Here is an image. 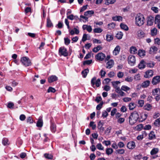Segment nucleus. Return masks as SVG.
<instances>
[{
  "instance_id": "f257e3e1",
  "label": "nucleus",
  "mask_w": 160,
  "mask_h": 160,
  "mask_svg": "<svg viewBox=\"0 0 160 160\" xmlns=\"http://www.w3.org/2000/svg\"><path fill=\"white\" fill-rule=\"evenodd\" d=\"M139 118V114L137 112L135 111L131 113L128 117L129 124L131 125H133L137 122Z\"/></svg>"
},
{
  "instance_id": "f03ea898",
  "label": "nucleus",
  "mask_w": 160,
  "mask_h": 160,
  "mask_svg": "<svg viewBox=\"0 0 160 160\" xmlns=\"http://www.w3.org/2000/svg\"><path fill=\"white\" fill-rule=\"evenodd\" d=\"M144 20L143 15L141 13H138L135 17V24L138 26H141L144 23Z\"/></svg>"
},
{
  "instance_id": "7ed1b4c3",
  "label": "nucleus",
  "mask_w": 160,
  "mask_h": 160,
  "mask_svg": "<svg viewBox=\"0 0 160 160\" xmlns=\"http://www.w3.org/2000/svg\"><path fill=\"white\" fill-rule=\"evenodd\" d=\"M91 82L92 86L94 88H95V85L97 87H99L101 85L100 79H98L96 80V78L95 77L92 79Z\"/></svg>"
},
{
  "instance_id": "20e7f679",
  "label": "nucleus",
  "mask_w": 160,
  "mask_h": 160,
  "mask_svg": "<svg viewBox=\"0 0 160 160\" xmlns=\"http://www.w3.org/2000/svg\"><path fill=\"white\" fill-rule=\"evenodd\" d=\"M21 61L23 65L25 67L30 66L32 64L31 60L28 57H26L21 58Z\"/></svg>"
},
{
  "instance_id": "39448f33",
  "label": "nucleus",
  "mask_w": 160,
  "mask_h": 160,
  "mask_svg": "<svg viewBox=\"0 0 160 160\" xmlns=\"http://www.w3.org/2000/svg\"><path fill=\"white\" fill-rule=\"evenodd\" d=\"M58 54L60 56H63L64 57L67 56L68 55L66 48L63 47H61L59 48Z\"/></svg>"
},
{
  "instance_id": "423d86ee",
  "label": "nucleus",
  "mask_w": 160,
  "mask_h": 160,
  "mask_svg": "<svg viewBox=\"0 0 160 160\" xmlns=\"http://www.w3.org/2000/svg\"><path fill=\"white\" fill-rule=\"evenodd\" d=\"M128 64L131 66H134L136 63V59L135 56L130 55L128 58Z\"/></svg>"
},
{
  "instance_id": "0eeeda50",
  "label": "nucleus",
  "mask_w": 160,
  "mask_h": 160,
  "mask_svg": "<svg viewBox=\"0 0 160 160\" xmlns=\"http://www.w3.org/2000/svg\"><path fill=\"white\" fill-rule=\"evenodd\" d=\"M105 55L102 52H99L95 56V58L100 61H103L105 58Z\"/></svg>"
},
{
  "instance_id": "6e6552de",
  "label": "nucleus",
  "mask_w": 160,
  "mask_h": 160,
  "mask_svg": "<svg viewBox=\"0 0 160 160\" xmlns=\"http://www.w3.org/2000/svg\"><path fill=\"white\" fill-rule=\"evenodd\" d=\"M68 31L71 35H73L74 34L77 35L79 33V28L78 26H77L76 28H74L73 29L68 30Z\"/></svg>"
},
{
  "instance_id": "1a4fd4ad",
  "label": "nucleus",
  "mask_w": 160,
  "mask_h": 160,
  "mask_svg": "<svg viewBox=\"0 0 160 160\" xmlns=\"http://www.w3.org/2000/svg\"><path fill=\"white\" fill-rule=\"evenodd\" d=\"M153 75V72L152 70H148L145 72L144 77L146 78H148L152 77Z\"/></svg>"
},
{
  "instance_id": "9d476101",
  "label": "nucleus",
  "mask_w": 160,
  "mask_h": 160,
  "mask_svg": "<svg viewBox=\"0 0 160 160\" xmlns=\"http://www.w3.org/2000/svg\"><path fill=\"white\" fill-rule=\"evenodd\" d=\"M160 82V76H157L152 79V82L153 85H156Z\"/></svg>"
},
{
  "instance_id": "9b49d317",
  "label": "nucleus",
  "mask_w": 160,
  "mask_h": 160,
  "mask_svg": "<svg viewBox=\"0 0 160 160\" xmlns=\"http://www.w3.org/2000/svg\"><path fill=\"white\" fill-rule=\"evenodd\" d=\"M154 21V18L152 16H149L148 17L147 24L148 26H152V25Z\"/></svg>"
},
{
  "instance_id": "f8f14e48",
  "label": "nucleus",
  "mask_w": 160,
  "mask_h": 160,
  "mask_svg": "<svg viewBox=\"0 0 160 160\" xmlns=\"http://www.w3.org/2000/svg\"><path fill=\"white\" fill-rule=\"evenodd\" d=\"M127 147L130 149H132L135 147V143L134 142H129L127 144Z\"/></svg>"
},
{
  "instance_id": "ddd939ff",
  "label": "nucleus",
  "mask_w": 160,
  "mask_h": 160,
  "mask_svg": "<svg viewBox=\"0 0 160 160\" xmlns=\"http://www.w3.org/2000/svg\"><path fill=\"white\" fill-rule=\"evenodd\" d=\"M158 50V48L155 46H152L150 48L149 52L150 54L156 53Z\"/></svg>"
},
{
  "instance_id": "4468645a",
  "label": "nucleus",
  "mask_w": 160,
  "mask_h": 160,
  "mask_svg": "<svg viewBox=\"0 0 160 160\" xmlns=\"http://www.w3.org/2000/svg\"><path fill=\"white\" fill-rule=\"evenodd\" d=\"M58 77L55 75H52L48 78V82L49 83L58 80Z\"/></svg>"
},
{
  "instance_id": "2eb2a0df",
  "label": "nucleus",
  "mask_w": 160,
  "mask_h": 160,
  "mask_svg": "<svg viewBox=\"0 0 160 160\" xmlns=\"http://www.w3.org/2000/svg\"><path fill=\"white\" fill-rule=\"evenodd\" d=\"M43 122L42 118L41 117H40L38 121L37 122L36 126L38 127H42L43 126Z\"/></svg>"
},
{
  "instance_id": "dca6fc26",
  "label": "nucleus",
  "mask_w": 160,
  "mask_h": 160,
  "mask_svg": "<svg viewBox=\"0 0 160 160\" xmlns=\"http://www.w3.org/2000/svg\"><path fill=\"white\" fill-rule=\"evenodd\" d=\"M146 66L145 62L143 60H141L138 65V68L139 69H142L145 68Z\"/></svg>"
},
{
  "instance_id": "f3484780",
  "label": "nucleus",
  "mask_w": 160,
  "mask_h": 160,
  "mask_svg": "<svg viewBox=\"0 0 160 160\" xmlns=\"http://www.w3.org/2000/svg\"><path fill=\"white\" fill-rule=\"evenodd\" d=\"M152 93L153 95H160V89L156 88L152 90Z\"/></svg>"
},
{
  "instance_id": "a211bd4d",
  "label": "nucleus",
  "mask_w": 160,
  "mask_h": 160,
  "mask_svg": "<svg viewBox=\"0 0 160 160\" xmlns=\"http://www.w3.org/2000/svg\"><path fill=\"white\" fill-rule=\"evenodd\" d=\"M114 64V63L113 61L112 60H110L107 62L106 68H111L113 66Z\"/></svg>"
},
{
  "instance_id": "6ab92c4d",
  "label": "nucleus",
  "mask_w": 160,
  "mask_h": 160,
  "mask_svg": "<svg viewBox=\"0 0 160 160\" xmlns=\"http://www.w3.org/2000/svg\"><path fill=\"white\" fill-rule=\"evenodd\" d=\"M120 50V47L119 45H117L113 51V55L115 56L117 55L119 53Z\"/></svg>"
},
{
  "instance_id": "aec40b11",
  "label": "nucleus",
  "mask_w": 160,
  "mask_h": 160,
  "mask_svg": "<svg viewBox=\"0 0 160 160\" xmlns=\"http://www.w3.org/2000/svg\"><path fill=\"white\" fill-rule=\"evenodd\" d=\"M113 39V36L111 33H107L106 35V40L108 42H110Z\"/></svg>"
},
{
  "instance_id": "412c9836",
  "label": "nucleus",
  "mask_w": 160,
  "mask_h": 160,
  "mask_svg": "<svg viewBox=\"0 0 160 160\" xmlns=\"http://www.w3.org/2000/svg\"><path fill=\"white\" fill-rule=\"evenodd\" d=\"M147 135V133L145 131H143L141 135H138L137 138L138 140H142L144 137H145Z\"/></svg>"
},
{
  "instance_id": "4be33fe9",
  "label": "nucleus",
  "mask_w": 160,
  "mask_h": 160,
  "mask_svg": "<svg viewBox=\"0 0 160 160\" xmlns=\"http://www.w3.org/2000/svg\"><path fill=\"white\" fill-rule=\"evenodd\" d=\"M103 125V123L101 121L99 122L98 124V129L102 132H103L104 129V128L102 127Z\"/></svg>"
},
{
  "instance_id": "5701e85b",
  "label": "nucleus",
  "mask_w": 160,
  "mask_h": 160,
  "mask_svg": "<svg viewBox=\"0 0 160 160\" xmlns=\"http://www.w3.org/2000/svg\"><path fill=\"white\" fill-rule=\"evenodd\" d=\"M94 13V12L93 10H88L84 13V15L90 17Z\"/></svg>"
},
{
  "instance_id": "b1692460",
  "label": "nucleus",
  "mask_w": 160,
  "mask_h": 160,
  "mask_svg": "<svg viewBox=\"0 0 160 160\" xmlns=\"http://www.w3.org/2000/svg\"><path fill=\"white\" fill-rule=\"evenodd\" d=\"M116 2V0H105V4L108 5L109 4H113Z\"/></svg>"
},
{
  "instance_id": "393cba45",
  "label": "nucleus",
  "mask_w": 160,
  "mask_h": 160,
  "mask_svg": "<svg viewBox=\"0 0 160 160\" xmlns=\"http://www.w3.org/2000/svg\"><path fill=\"white\" fill-rule=\"evenodd\" d=\"M112 19L114 21H122V17L120 16H116L112 17Z\"/></svg>"
},
{
  "instance_id": "a878e982",
  "label": "nucleus",
  "mask_w": 160,
  "mask_h": 160,
  "mask_svg": "<svg viewBox=\"0 0 160 160\" xmlns=\"http://www.w3.org/2000/svg\"><path fill=\"white\" fill-rule=\"evenodd\" d=\"M150 83V82L149 80L145 81L142 83L141 86L144 88H147L149 86Z\"/></svg>"
},
{
  "instance_id": "bb28decb",
  "label": "nucleus",
  "mask_w": 160,
  "mask_h": 160,
  "mask_svg": "<svg viewBox=\"0 0 160 160\" xmlns=\"http://www.w3.org/2000/svg\"><path fill=\"white\" fill-rule=\"evenodd\" d=\"M138 36L139 38H141L144 37L145 36V34L144 32L141 30H139L137 32Z\"/></svg>"
},
{
  "instance_id": "cd10ccee",
  "label": "nucleus",
  "mask_w": 160,
  "mask_h": 160,
  "mask_svg": "<svg viewBox=\"0 0 160 160\" xmlns=\"http://www.w3.org/2000/svg\"><path fill=\"white\" fill-rule=\"evenodd\" d=\"M111 83L113 87L115 88L119 87L118 85L120 83V82L119 81H116L112 82Z\"/></svg>"
},
{
  "instance_id": "c85d7f7f",
  "label": "nucleus",
  "mask_w": 160,
  "mask_h": 160,
  "mask_svg": "<svg viewBox=\"0 0 160 160\" xmlns=\"http://www.w3.org/2000/svg\"><path fill=\"white\" fill-rule=\"evenodd\" d=\"M137 50L136 47L132 46L130 48V52L132 54H135L137 53Z\"/></svg>"
},
{
  "instance_id": "c756f323",
  "label": "nucleus",
  "mask_w": 160,
  "mask_h": 160,
  "mask_svg": "<svg viewBox=\"0 0 160 160\" xmlns=\"http://www.w3.org/2000/svg\"><path fill=\"white\" fill-rule=\"evenodd\" d=\"M116 154H122L125 153V150L123 149H117L116 150Z\"/></svg>"
},
{
  "instance_id": "7c9ffc66",
  "label": "nucleus",
  "mask_w": 160,
  "mask_h": 160,
  "mask_svg": "<svg viewBox=\"0 0 160 160\" xmlns=\"http://www.w3.org/2000/svg\"><path fill=\"white\" fill-rule=\"evenodd\" d=\"M2 143L4 146H7L10 143L7 138H4L2 140Z\"/></svg>"
},
{
  "instance_id": "2f4dec72",
  "label": "nucleus",
  "mask_w": 160,
  "mask_h": 160,
  "mask_svg": "<svg viewBox=\"0 0 160 160\" xmlns=\"http://www.w3.org/2000/svg\"><path fill=\"white\" fill-rule=\"evenodd\" d=\"M154 124L156 127H160V118L156 119L154 121Z\"/></svg>"
},
{
  "instance_id": "473e14b6",
  "label": "nucleus",
  "mask_w": 160,
  "mask_h": 160,
  "mask_svg": "<svg viewBox=\"0 0 160 160\" xmlns=\"http://www.w3.org/2000/svg\"><path fill=\"white\" fill-rule=\"evenodd\" d=\"M152 106L148 103L146 104L144 106L143 108L145 110L150 111L152 108Z\"/></svg>"
},
{
  "instance_id": "72a5a7b5",
  "label": "nucleus",
  "mask_w": 160,
  "mask_h": 160,
  "mask_svg": "<svg viewBox=\"0 0 160 160\" xmlns=\"http://www.w3.org/2000/svg\"><path fill=\"white\" fill-rule=\"evenodd\" d=\"M130 89V88L126 85H123L121 87V90L126 92H128Z\"/></svg>"
},
{
  "instance_id": "f704fd0d",
  "label": "nucleus",
  "mask_w": 160,
  "mask_h": 160,
  "mask_svg": "<svg viewBox=\"0 0 160 160\" xmlns=\"http://www.w3.org/2000/svg\"><path fill=\"white\" fill-rule=\"evenodd\" d=\"M136 106V104L134 103L131 102L128 105L129 108L130 110H132L135 108Z\"/></svg>"
},
{
  "instance_id": "c9c22d12",
  "label": "nucleus",
  "mask_w": 160,
  "mask_h": 160,
  "mask_svg": "<svg viewBox=\"0 0 160 160\" xmlns=\"http://www.w3.org/2000/svg\"><path fill=\"white\" fill-rule=\"evenodd\" d=\"M155 138V135L153 131H151L149 134V139L152 140Z\"/></svg>"
},
{
  "instance_id": "e433bc0d",
  "label": "nucleus",
  "mask_w": 160,
  "mask_h": 160,
  "mask_svg": "<svg viewBox=\"0 0 160 160\" xmlns=\"http://www.w3.org/2000/svg\"><path fill=\"white\" fill-rule=\"evenodd\" d=\"M120 27L123 30H124L125 31H128V26L123 23H121L120 24Z\"/></svg>"
},
{
  "instance_id": "4c0bfd02",
  "label": "nucleus",
  "mask_w": 160,
  "mask_h": 160,
  "mask_svg": "<svg viewBox=\"0 0 160 160\" xmlns=\"http://www.w3.org/2000/svg\"><path fill=\"white\" fill-rule=\"evenodd\" d=\"M159 151L158 148H154L151 151L150 153L152 155H153L157 153Z\"/></svg>"
},
{
  "instance_id": "58836bf2",
  "label": "nucleus",
  "mask_w": 160,
  "mask_h": 160,
  "mask_svg": "<svg viewBox=\"0 0 160 160\" xmlns=\"http://www.w3.org/2000/svg\"><path fill=\"white\" fill-rule=\"evenodd\" d=\"M115 24L114 23L112 22L108 24V28L109 29H112L114 28L115 27Z\"/></svg>"
},
{
  "instance_id": "ea45409f",
  "label": "nucleus",
  "mask_w": 160,
  "mask_h": 160,
  "mask_svg": "<svg viewBox=\"0 0 160 160\" xmlns=\"http://www.w3.org/2000/svg\"><path fill=\"white\" fill-rule=\"evenodd\" d=\"M102 47L100 45H98L96 47L94 48L92 50V51L94 52H97L99 50L102 49Z\"/></svg>"
},
{
  "instance_id": "a19ab883",
  "label": "nucleus",
  "mask_w": 160,
  "mask_h": 160,
  "mask_svg": "<svg viewBox=\"0 0 160 160\" xmlns=\"http://www.w3.org/2000/svg\"><path fill=\"white\" fill-rule=\"evenodd\" d=\"M138 54L141 57L144 56L145 55V51L140 50L138 51Z\"/></svg>"
},
{
  "instance_id": "79ce46f5",
  "label": "nucleus",
  "mask_w": 160,
  "mask_h": 160,
  "mask_svg": "<svg viewBox=\"0 0 160 160\" xmlns=\"http://www.w3.org/2000/svg\"><path fill=\"white\" fill-rule=\"evenodd\" d=\"M50 128L52 132H55L56 130V125L53 123H51Z\"/></svg>"
},
{
  "instance_id": "37998d69",
  "label": "nucleus",
  "mask_w": 160,
  "mask_h": 160,
  "mask_svg": "<svg viewBox=\"0 0 160 160\" xmlns=\"http://www.w3.org/2000/svg\"><path fill=\"white\" fill-rule=\"evenodd\" d=\"M151 35L152 36H155L157 33V29L156 28H154L151 30Z\"/></svg>"
},
{
  "instance_id": "c03bdc74",
  "label": "nucleus",
  "mask_w": 160,
  "mask_h": 160,
  "mask_svg": "<svg viewBox=\"0 0 160 160\" xmlns=\"http://www.w3.org/2000/svg\"><path fill=\"white\" fill-rule=\"evenodd\" d=\"M89 72V69L88 68L85 69L82 72V75L83 76L84 78H85L87 75V74Z\"/></svg>"
},
{
  "instance_id": "a18cd8bd",
  "label": "nucleus",
  "mask_w": 160,
  "mask_h": 160,
  "mask_svg": "<svg viewBox=\"0 0 160 160\" xmlns=\"http://www.w3.org/2000/svg\"><path fill=\"white\" fill-rule=\"evenodd\" d=\"M103 31V30L100 28H94L93 30V31L94 33H101Z\"/></svg>"
},
{
  "instance_id": "49530a36",
  "label": "nucleus",
  "mask_w": 160,
  "mask_h": 160,
  "mask_svg": "<svg viewBox=\"0 0 160 160\" xmlns=\"http://www.w3.org/2000/svg\"><path fill=\"white\" fill-rule=\"evenodd\" d=\"M155 23L157 24L160 22V15H157L155 18Z\"/></svg>"
},
{
  "instance_id": "de8ad7c7",
  "label": "nucleus",
  "mask_w": 160,
  "mask_h": 160,
  "mask_svg": "<svg viewBox=\"0 0 160 160\" xmlns=\"http://www.w3.org/2000/svg\"><path fill=\"white\" fill-rule=\"evenodd\" d=\"M143 125L142 124H140L137 125L135 127V129L138 131H141L143 128Z\"/></svg>"
},
{
  "instance_id": "09e8293b",
  "label": "nucleus",
  "mask_w": 160,
  "mask_h": 160,
  "mask_svg": "<svg viewBox=\"0 0 160 160\" xmlns=\"http://www.w3.org/2000/svg\"><path fill=\"white\" fill-rule=\"evenodd\" d=\"M147 67L150 68H152L155 65V63L153 62H149L146 63Z\"/></svg>"
},
{
  "instance_id": "8fccbe9b",
  "label": "nucleus",
  "mask_w": 160,
  "mask_h": 160,
  "mask_svg": "<svg viewBox=\"0 0 160 160\" xmlns=\"http://www.w3.org/2000/svg\"><path fill=\"white\" fill-rule=\"evenodd\" d=\"M113 152V150L111 148H107L106 150V153L108 155L111 154Z\"/></svg>"
},
{
  "instance_id": "3c124183",
  "label": "nucleus",
  "mask_w": 160,
  "mask_h": 160,
  "mask_svg": "<svg viewBox=\"0 0 160 160\" xmlns=\"http://www.w3.org/2000/svg\"><path fill=\"white\" fill-rule=\"evenodd\" d=\"M123 33L121 32H118L116 36V38L118 39H121L122 38Z\"/></svg>"
},
{
  "instance_id": "603ef678",
  "label": "nucleus",
  "mask_w": 160,
  "mask_h": 160,
  "mask_svg": "<svg viewBox=\"0 0 160 160\" xmlns=\"http://www.w3.org/2000/svg\"><path fill=\"white\" fill-rule=\"evenodd\" d=\"M52 26V23L50 19L49 18L47 19V26L48 27H50Z\"/></svg>"
},
{
  "instance_id": "864d4df0",
  "label": "nucleus",
  "mask_w": 160,
  "mask_h": 160,
  "mask_svg": "<svg viewBox=\"0 0 160 160\" xmlns=\"http://www.w3.org/2000/svg\"><path fill=\"white\" fill-rule=\"evenodd\" d=\"M44 156L46 158L50 159H52L53 157L52 155L50 154L45 153Z\"/></svg>"
},
{
  "instance_id": "5fc2aeb1",
  "label": "nucleus",
  "mask_w": 160,
  "mask_h": 160,
  "mask_svg": "<svg viewBox=\"0 0 160 160\" xmlns=\"http://www.w3.org/2000/svg\"><path fill=\"white\" fill-rule=\"evenodd\" d=\"M97 148L99 150H103L104 148L101 143H98L96 145Z\"/></svg>"
},
{
  "instance_id": "6e6d98bb",
  "label": "nucleus",
  "mask_w": 160,
  "mask_h": 160,
  "mask_svg": "<svg viewBox=\"0 0 160 160\" xmlns=\"http://www.w3.org/2000/svg\"><path fill=\"white\" fill-rule=\"evenodd\" d=\"M64 41L65 44L67 45H68L70 42V40L68 38H64Z\"/></svg>"
},
{
  "instance_id": "4d7b16f0",
  "label": "nucleus",
  "mask_w": 160,
  "mask_h": 160,
  "mask_svg": "<svg viewBox=\"0 0 160 160\" xmlns=\"http://www.w3.org/2000/svg\"><path fill=\"white\" fill-rule=\"evenodd\" d=\"M125 146V144L123 142H119L118 144V147L120 148H121L124 147Z\"/></svg>"
},
{
  "instance_id": "13d9d810",
  "label": "nucleus",
  "mask_w": 160,
  "mask_h": 160,
  "mask_svg": "<svg viewBox=\"0 0 160 160\" xmlns=\"http://www.w3.org/2000/svg\"><path fill=\"white\" fill-rule=\"evenodd\" d=\"M143 128L145 130H149L151 128V126L149 124L146 125Z\"/></svg>"
},
{
  "instance_id": "bf43d9fd",
  "label": "nucleus",
  "mask_w": 160,
  "mask_h": 160,
  "mask_svg": "<svg viewBox=\"0 0 160 160\" xmlns=\"http://www.w3.org/2000/svg\"><path fill=\"white\" fill-rule=\"evenodd\" d=\"M56 91L55 89L53 88L52 87H50L48 88V92H54Z\"/></svg>"
},
{
  "instance_id": "052dcab7",
  "label": "nucleus",
  "mask_w": 160,
  "mask_h": 160,
  "mask_svg": "<svg viewBox=\"0 0 160 160\" xmlns=\"http://www.w3.org/2000/svg\"><path fill=\"white\" fill-rule=\"evenodd\" d=\"M90 126L92 127V128L93 130H94L96 128V125L94 124L93 122H91L90 123Z\"/></svg>"
},
{
  "instance_id": "680f3d73",
  "label": "nucleus",
  "mask_w": 160,
  "mask_h": 160,
  "mask_svg": "<svg viewBox=\"0 0 160 160\" xmlns=\"http://www.w3.org/2000/svg\"><path fill=\"white\" fill-rule=\"evenodd\" d=\"M110 87L108 85H105L103 88V90L106 91H109L110 90Z\"/></svg>"
},
{
  "instance_id": "e2e57ef3",
  "label": "nucleus",
  "mask_w": 160,
  "mask_h": 160,
  "mask_svg": "<svg viewBox=\"0 0 160 160\" xmlns=\"http://www.w3.org/2000/svg\"><path fill=\"white\" fill-rule=\"evenodd\" d=\"M154 43L159 45H160V39L158 38H156L154 39Z\"/></svg>"
},
{
  "instance_id": "0e129e2a",
  "label": "nucleus",
  "mask_w": 160,
  "mask_h": 160,
  "mask_svg": "<svg viewBox=\"0 0 160 160\" xmlns=\"http://www.w3.org/2000/svg\"><path fill=\"white\" fill-rule=\"evenodd\" d=\"M134 79L136 81L140 80L141 77L140 74H138L135 75L134 77Z\"/></svg>"
},
{
  "instance_id": "69168bd1",
  "label": "nucleus",
  "mask_w": 160,
  "mask_h": 160,
  "mask_svg": "<svg viewBox=\"0 0 160 160\" xmlns=\"http://www.w3.org/2000/svg\"><path fill=\"white\" fill-rule=\"evenodd\" d=\"M103 104V102H101L100 103L98 104L96 107V108L98 110H100L102 108Z\"/></svg>"
},
{
  "instance_id": "338daca9",
  "label": "nucleus",
  "mask_w": 160,
  "mask_h": 160,
  "mask_svg": "<svg viewBox=\"0 0 160 160\" xmlns=\"http://www.w3.org/2000/svg\"><path fill=\"white\" fill-rule=\"evenodd\" d=\"M92 62V60H88L85 61L83 62V64L84 65H89L91 64Z\"/></svg>"
},
{
  "instance_id": "774afa93",
  "label": "nucleus",
  "mask_w": 160,
  "mask_h": 160,
  "mask_svg": "<svg viewBox=\"0 0 160 160\" xmlns=\"http://www.w3.org/2000/svg\"><path fill=\"white\" fill-rule=\"evenodd\" d=\"M123 73L122 72H119L117 74L118 77L119 78H122L123 77Z\"/></svg>"
}]
</instances>
